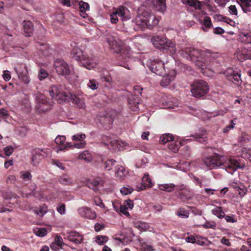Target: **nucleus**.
Instances as JSON below:
<instances>
[{
	"mask_svg": "<svg viewBox=\"0 0 251 251\" xmlns=\"http://www.w3.org/2000/svg\"><path fill=\"white\" fill-rule=\"evenodd\" d=\"M204 164L209 169L221 168L231 174L238 169H243L240 163L234 158H225L218 154L204 158Z\"/></svg>",
	"mask_w": 251,
	"mask_h": 251,
	"instance_id": "f257e3e1",
	"label": "nucleus"
},
{
	"mask_svg": "<svg viewBox=\"0 0 251 251\" xmlns=\"http://www.w3.org/2000/svg\"><path fill=\"white\" fill-rule=\"evenodd\" d=\"M49 93L51 98L61 103L64 101H72L79 108H84L85 103L83 99L70 93L67 94L61 85H52L50 87Z\"/></svg>",
	"mask_w": 251,
	"mask_h": 251,
	"instance_id": "f03ea898",
	"label": "nucleus"
},
{
	"mask_svg": "<svg viewBox=\"0 0 251 251\" xmlns=\"http://www.w3.org/2000/svg\"><path fill=\"white\" fill-rule=\"evenodd\" d=\"M136 24L141 30L146 28L151 29L158 24V20L149 11L145 10L143 7L139 10L138 16L135 20Z\"/></svg>",
	"mask_w": 251,
	"mask_h": 251,
	"instance_id": "7ed1b4c3",
	"label": "nucleus"
},
{
	"mask_svg": "<svg viewBox=\"0 0 251 251\" xmlns=\"http://www.w3.org/2000/svg\"><path fill=\"white\" fill-rule=\"evenodd\" d=\"M153 46L157 49L164 50H169L170 53L175 54L176 51L175 43L167 39L166 37L159 36H154L151 39Z\"/></svg>",
	"mask_w": 251,
	"mask_h": 251,
	"instance_id": "20e7f679",
	"label": "nucleus"
},
{
	"mask_svg": "<svg viewBox=\"0 0 251 251\" xmlns=\"http://www.w3.org/2000/svg\"><path fill=\"white\" fill-rule=\"evenodd\" d=\"M35 99L36 105L35 109L36 112L45 113L52 108V102L49 101V99L43 94L37 93L35 94Z\"/></svg>",
	"mask_w": 251,
	"mask_h": 251,
	"instance_id": "39448f33",
	"label": "nucleus"
},
{
	"mask_svg": "<svg viewBox=\"0 0 251 251\" xmlns=\"http://www.w3.org/2000/svg\"><path fill=\"white\" fill-rule=\"evenodd\" d=\"M118 17L124 22L130 19V12L127 8L125 6H120L117 8H115L110 14V21L112 24H116L118 21Z\"/></svg>",
	"mask_w": 251,
	"mask_h": 251,
	"instance_id": "423d86ee",
	"label": "nucleus"
},
{
	"mask_svg": "<svg viewBox=\"0 0 251 251\" xmlns=\"http://www.w3.org/2000/svg\"><path fill=\"white\" fill-rule=\"evenodd\" d=\"M72 57L77 61H80L86 68L91 70L96 65V63L92 59L85 57L82 50L78 48H75L72 51Z\"/></svg>",
	"mask_w": 251,
	"mask_h": 251,
	"instance_id": "0eeeda50",
	"label": "nucleus"
},
{
	"mask_svg": "<svg viewBox=\"0 0 251 251\" xmlns=\"http://www.w3.org/2000/svg\"><path fill=\"white\" fill-rule=\"evenodd\" d=\"M208 91L209 86L207 83L202 80H198L191 85V92L192 95L196 98L203 97Z\"/></svg>",
	"mask_w": 251,
	"mask_h": 251,
	"instance_id": "6e6552de",
	"label": "nucleus"
},
{
	"mask_svg": "<svg viewBox=\"0 0 251 251\" xmlns=\"http://www.w3.org/2000/svg\"><path fill=\"white\" fill-rule=\"evenodd\" d=\"M148 67L152 72L157 75L164 76L166 75L164 63L159 59L151 60Z\"/></svg>",
	"mask_w": 251,
	"mask_h": 251,
	"instance_id": "1a4fd4ad",
	"label": "nucleus"
},
{
	"mask_svg": "<svg viewBox=\"0 0 251 251\" xmlns=\"http://www.w3.org/2000/svg\"><path fill=\"white\" fill-rule=\"evenodd\" d=\"M144 5L150 7L152 6L155 9L161 12H164L166 10V0H140Z\"/></svg>",
	"mask_w": 251,
	"mask_h": 251,
	"instance_id": "9d476101",
	"label": "nucleus"
},
{
	"mask_svg": "<svg viewBox=\"0 0 251 251\" xmlns=\"http://www.w3.org/2000/svg\"><path fill=\"white\" fill-rule=\"evenodd\" d=\"M54 68L59 75H66L70 74L68 64L64 60L58 59L54 62Z\"/></svg>",
	"mask_w": 251,
	"mask_h": 251,
	"instance_id": "9b49d317",
	"label": "nucleus"
},
{
	"mask_svg": "<svg viewBox=\"0 0 251 251\" xmlns=\"http://www.w3.org/2000/svg\"><path fill=\"white\" fill-rule=\"evenodd\" d=\"M102 143L108 148H111L114 150H120L121 147H123V143L116 140L114 137L110 136L103 135L102 138Z\"/></svg>",
	"mask_w": 251,
	"mask_h": 251,
	"instance_id": "f8f14e48",
	"label": "nucleus"
},
{
	"mask_svg": "<svg viewBox=\"0 0 251 251\" xmlns=\"http://www.w3.org/2000/svg\"><path fill=\"white\" fill-rule=\"evenodd\" d=\"M185 54L188 55L192 61H194L198 59H202L204 54L203 51L191 48L185 49Z\"/></svg>",
	"mask_w": 251,
	"mask_h": 251,
	"instance_id": "ddd939ff",
	"label": "nucleus"
},
{
	"mask_svg": "<svg viewBox=\"0 0 251 251\" xmlns=\"http://www.w3.org/2000/svg\"><path fill=\"white\" fill-rule=\"evenodd\" d=\"M224 74L226 77L232 82L238 84L241 81L240 75L232 69H228L225 72Z\"/></svg>",
	"mask_w": 251,
	"mask_h": 251,
	"instance_id": "4468645a",
	"label": "nucleus"
},
{
	"mask_svg": "<svg viewBox=\"0 0 251 251\" xmlns=\"http://www.w3.org/2000/svg\"><path fill=\"white\" fill-rule=\"evenodd\" d=\"M64 239H68L70 241L74 242L75 244H80L83 240L82 235L74 231L67 232L64 234Z\"/></svg>",
	"mask_w": 251,
	"mask_h": 251,
	"instance_id": "2eb2a0df",
	"label": "nucleus"
},
{
	"mask_svg": "<svg viewBox=\"0 0 251 251\" xmlns=\"http://www.w3.org/2000/svg\"><path fill=\"white\" fill-rule=\"evenodd\" d=\"M42 152H44L43 150L39 148H36L33 151L31 161L34 166L37 165L39 161L42 159L43 157Z\"/></svg>",
	"mask_w": 251,
	"mask_h": 251,
	"instance_id": "dca6fc26",
	"label": "nucleus"
},
{
	"mask_svg": "<svg viewBox=\"0 0 251 251\" xmlns=\"http://www.w3.org/2000/svg\"><path fill=\"white\" fill-rule=\"evenodd\" d=\"M78 212L81 216L88 219H93L96 217L95 213L93 212L87 207H82L78 208Z\"/></svg>",
	"mask_w": 251,
	"mask_h": 251,
	"instance_id": "f3484780",
	"label": "nucleus"
},
{
	"mask_svg": "<svg viewBox=\"0 0 251 251\" xmlns=\"http://www.w3.org/2000/svg\"><path fill=\"white\" fill-rule=\"evenodd\" d=\"M102 181L101 178H97L92 180L87 181L86 185L90 188L92 189L94 191H97L99 190V187L101 185Z\"/></svg>",
	"mask_w": 251,
	"mask_h": 251,
	"instance_id": "a211bd4d",
	"label": "nucleus"
},
{
	"mask_svg": "<svg viewBox=\"0 0 251 251\" xmlns=\"http://www.w3.org/2000/svg\"><path fill=\"white\" fill-rule=\"evenodd\" d=\"M110 46V49L116 53L121 52L122 51V48L121 44L114 39H108L107 40Z\"/></svg>",
	"mask_w": 251,
	"mask_h": 251,
	"instance_id": "6ab92c4d",
	"label": "nucleus"
},
{
	"mask_svg": "<svg viewBox=\"0 0 251 251\" xmlns=\"http://www.w3.org/2000/svg\"><path fill=\"white\" fill-rule=\"evenodd\" d=\"M24 32L26 36H30L33 31V25L31 21H25L23 23Z\"/></svg>",
	"mask_w": 251,
	"mask_h": 251,
	"instance_id": "aec40b11",
	"label": "nucleus"
},
{
	"mask_svg": "<svg viewBox=\"0 0 251 251\" xmlns=\"http://www.w3.org/2000/svg\"><path fill=\"white\" fill-rule=\"evenodd\" d=\"M179 197L183 201L191 199L192 194L191 192L187 189L182 188L179 191Z\"/></svg>",
	"mask_w": 251,
	"mask_h": 251,
	"instance_id": "412c9836",
	"label": "nucleus"
},
{
	"mask_svg": "<svg viewBox=\"0 0 251 251\" xmlns=\"http://www.w3.org/2000/svg\"><path fill=\"white\" fill-rule=\"evenodd\" d=\"M116 176L122 179L127 174V171L121 165H117L115 170Z\"/></svg>",
	"mask_w": 251,
	"mask_h": 251,
	"instance_id": "4be33fe9",
	"label": "nucleus"
},
{
	"mask_svg": "<svg viewBox=\"0 0 251 251\" xmlns=\"http://www.w3.org/2000/svg\"><path fill=\"white\" fill-rule=\"evenodd\" d=\"M58 181L65 185H70L73 184L72 178L67 174L61 176L58 178Z\"/></svg>",
	"mask_w": 251,
	"mask_h": 251,
	"instance_id": "5701e85b",
	"label": "nucleus"
},
{
	"mask_svg": "<svg viewBox=\"0 0 251 251\" xmlns=\"http://www.w3.org/2000/svg\"><path fill=\"white\" fill-rule=\"evenodd\" d=\"M183 3L187 4L190 6L193 7L197 10L201 9V3L200 1L197 0H184Z\"/></svg>",
	"mask_w": 251,
	"mask_h": 251,
	"instance_id": "b1692460",
	"label": "nucleus"
},
{
	"mask_svg": "<svg viewBox=\"0 0 251 251\" xmlns=\"http://www.w3.org/2000/svg\"><path fill=\"white\" fill-rule=\"evenodd\" d=\"M212 214L220 219H222L225 216V213L222 209L221 206H216L212 210Z\"/></svg>",
	"mask_w": 251,
	"mask_h": 251,
	"instance_id": "393cba45",
	"label": "nucleus"
},
{
	"mask_svg": "<svg viewBox=\"0 0 251 251\" xmlns=\"http://www.w3.org/2000/svg\"><path fill=\"white\" fill-rule=\"evenodd\" d=\"M142 185L144 187V188H142V190L146 189V187H151V179L149 178L148 175H145L144 176L142 177Z\"/></svg>",
	"mask_w": 251,
	"mask_h": 251,
	"instance_id": "a878e982",
	"label": "nucleus"
},
{
	"mask_svg": "<svg viewBox=\"0 0 251 251\" xmlns=\"http://www.w3.org/2000/svg\"><path fill=\"white\" fill-rule=\"evenodd\" d=\"M241 42L246 44L251 43V33H242L240 35Z\"/></svg>",
	"mask_w": 251,
	"mask_h": 251,
	"instance_id": "bb28decb",
	"label": "nucleus"
},
{
	"mask_svg": "<svg viewBox=\"0 0 251 251\" xmlns=\"http://www.w3.org/2000/svg\"><path fill=\"white\" fill-rule=\"evenodd\" d=\"M78 158L84 160L87 162H90L92 159V156L91 153L87 151H85L79 154Z\"/></svg>",
	"mask_w": 251,
	"mask_h": 251,
	"instance_id": "cd10ccee",
	"label": "nucleus"
},
{
	"mask_svg": "<svg viewBox=\"0 0 251 251\" xmlns=\"http://www.w3.org/2000/svg\"><path fill=\"white\" fill-rule=\"evenodd\" d=\"M173 136L170 134H165L162 135L160 137V143L164 144L168 142L173 140Z\"/></svg>",
	"mask_w": 251,
	"mask_h": 251,
	"instance_id": "c85d7f7f",
	"label": "nucleus"
},
{
	"mask_svg": "<svg viewBox=\"0 0 251 251\" xmlns=\"http://www.w3.org/2000/svg\"><path fill=\"white\" fill-rule=\"evenodd\" d=\"M206 132L203 131L201 134H195L192 135L191 136L194 137L195 139L201 143H204L206 141V136L205 135Z\"/></svg>",
	"mask_w": 251,
	"mask_h": 251,
	"instance_id": "c756f323",
	"label": "nucleus"
},
{
	"mask_svg": "<svg viewBox=\"0 0 251 251\" xmlns=\"http://www.w3.org/2000/svg\"><path fill=\"white\" fill-rule=\"evenodd\" d=\"M116 160L113 159H109L104 163V168L107 171L112 170L113 166L115 165Z\"/></svg>",
	"mask_w": 251,
	"mask_h": 251,
	"instance_id": "7c9ffc66",
	"label": "nucleus"
},
{
	"mask_svg": "<svg viewBox=\"0 0 251 251\" xmlns=\"http://www.w3.org/2000/svg\"><path fill=\"white\" fill-rule=\"evenodd\" d=\"M234 189L235 191L238 192L239 195L241 197H244L248 191L247 188L243 185L236 186V187H234Z\"/></svg>",
	"mask_w": 251,
	"mask_h": 251,
	"instance_id": "2f4dec72",
	"label": "nucleus"
},
{
	"mask_svg": "<svg viewBox=\"0 0 251 251\" xmlns=\"http://www.w3.org/2000/svg\"><path fill=\"white\" fill-rule=\"evenodd\" d=\"M175 185L170 183V184H164L159 186V188L161 190L166 191L168 192H172L174 190Z\"/></svg>",
	"mask_w": 251,
	"mask_h": 251,
	"instance_id": "473e14b6",
	"label": "nucleus"
},
{
	"mask_svg": "<svg viewBox=\"0 0 251 251\" xmlns=\"http://www.w3.org/2000/svg\"><path fill=\"white\" fill-rule=\"evenodd\" d=\"M87 86L92 90H96L99 87V83L95 79H90Z\"/></svg>",
	"mask_w": 251,
	"mask_h": 251,
	"instance_id": "72a5a7b5",
	"label": "nucleus"
},
{
	"mask_svg": "<svg viewBox=\"0 0 251 251\" xmlns=\"http://www.w3.org/2000/svg\"><path fill=\"white\" fill-rule=\"evenodd\" d=\"M36 235L40 237H44L47 234V230L44 228H36L34 230Z\"/></svg>",
	"mask_w": 251,
	"mask_h": 251,
	"instance_id": "f704fd0d",
	"label": "nucleus"
},
{
	"mask_svg": "<svg viewBox=\"0 0 251 251\" xmlns=\"http://www.w3.org/2000/svg\"><path fill=\"white\" fill-rule=\"evenodd\" d=\"M49 75V74L47 71L44 69H41L38 73V78L40 80L45 79Z\"/></svg>",
	"mask_w": 251,
	"mask_h": 251,
	"instance_id": "c9c22d12",
	"label": "nucleus"
},
{
	"mask_svg": "<svg viewBox=\"0 0 251 251\" xmlns=\"http://www.w3.org/2000/svg\"><path fill=\"white\" fill-rule=\"evenodd\" d=\"M194 63L195 65L200 69H201L202 70H203L204 69H206L207 67V65L206 64V63L204 62L202 59H198L196 60H195Z\"/></svg>",
	"mask_w": 251,
	"mask_h": 251,
	"instance_id": "e433bc0d",
	"label": "nucleus"
},
{
	"mask_svg": "<svg viewBox=\"0 0 251 251\" xmlns=\"http://www.w3.org/2000/svg\"><path fill=\"white\" fill-rule=\"evenodd\" d=\"M21 177L25 181H29L32 178V176L28 172H21Z\"/></svg>",
	"mask_w": 251,
	"mask_h": 251,
	"instance_id": "4c0bfd02",
	"label": "nucleus"
},
{
	"mask_svg": "<svg viewBox=\"0 0 251 251\" xmlns=\"http://www.w3.org/2000/svg\"><path fill=\"white\" fill-rule=\"evenodd\" d=\"M177 215L183 218H186L189 216V212L183 208H179L177 212Z\"/></svg>",
	"mask_w": 251,
	"mask_h": 251,
	"instance_id": "58836bf2",
	"label": "nucleus"
},
{
	"mask_svg": "<svg viewBox=\"0 0 251 251\" xmlns=\"http://www.w3.org/2000/svg\"><path fill=\"white\" fill-rule=\"evenodd\" d=\"M86 136L83 133H78L72 136V140L74 141H84Z\"/></svg>",
	"mask_w": 251,
	"mask_h": 251,
	"instance_id": "ea45409f",
	"label": "nucleus"
},
{
	"mask_svg": "<svg viewBox=\"0 0 251 251\" xmlns=\"http://www.w3.org/2000/svg\"><path fill=\"white\" fill-rule=\"evenodd\" d=\"M240 6L244 13L251 11V5L250 3H241Z\"/></svg>",
	"mask_w": 251,
	"mask_h": 251,
	"instance_id": "a19ab883",
	"label": "nucleus"
},
{
	"mask_svg": "<svg viewBox=\"0 0 251 251\" xmlns=\"http://www.w3.org/2000/svg\"><path fill=\"white\" fill-rule=\"evenodd\" d=\"M108 240L107 237L105 236H97L96 237V242L99 244H103Z\"/></svg>",
	"mask_w": 251,
	"mask_h": 251,
	"instance_id": "79ce46f5",
	"label": "nucleus"
},
{
	"mask_svg": "<svg viewBox=\"0 0 251 251\" xmlns=\"http://www.w3.org/2000/svg\"><path fill=\"white\" fill-rule=\"evenodd\" d=\"M203 25L207 28H209L212 26V23L210 18L208 17H204L203 21L202 23Z\"/></svg>",
	"mask_w": 251,
	"mask_h": 251,
	"instance_id": "37998d69",
	"label": "nucleus"
},
{
	"mask_svg": "<svg viewBox=\"0 0 251 251\" xmlns=\"http://www.w3.org/2000/svg\"><path fill=\"white\" fill-rule=\"evenodd\" d=\"M66 137L64 136H58L55 139V142L58 145H62L64 143Z\"/></svg>",
	"mask_w": 251,
	"mask_h": 251,
	"instance_id": "c03bdc74",
	"label": "nucleus"
},
{
	"mask_svg": "<svg viewBox=\"0 0 251 251\" xmlns=\"http://www.w3.org/2000/svg\"><path fill=\"white\" fill-rule=\"evenodd\" d=\"M133 189L131 187H123L121 189V192L122 194L126 195L132 193Z\"/></svg>",
	"mask_w": 251,
	"mask_h": 251,
	"instance_id": "a18cd8bd",
	"label": "nucleus"
},
{
	"mask_svg": "<svg viewBox=\"0 0 251 251\" xmlns=\"http://www.w3.org/2000/svg\"><path fill=\"white\" fill-rule=\"evenodd\" d=\"M57 211L61 215L64 214L66 211L65 204H59V205L57 207Z\"/></svg>",
	"mask_w": 251,
	"mask_h": 251,
	"instance_id": "49530a36",
	"label": "nucleus"
},
{
	"mask_svg": "<svg viewBox=\"0 0 251 251\" xmlns=\"http://www.w3.org/2000/svg\"><path fill=\"white\" fill-rule=\"evenodd\" d=\"M79 8L81 10H89V4L87 3L81 1L79 3Z\"/></svg>",
	"mask_w": 251,
	"mask_h": 251,
	"instance_id": "de8ad7c7",
	"label": "nucleus"
},
{
	"mask_svg": "<svg viewBox=\"0 0 251 251\" xmlns=\"http://www.w3.org/2000/svg\"><path fill=\"white\" fill-rule=\"evenodd\" d=\"M242 55L245 59L251 60V50H247L244 51L242 53Z\"/></svg>",
	"mask_w": 251,
	"mask_h": 251,
	"instance_id": "09e8293b",
	"label": "nucleus"
},
{
	"mask_svg": "<svg viewBox=\"0 0 251 251\" xmlns=\"http://www.w3.org/2000/svg\"><path fill=\"white\" fill-rule=\"evenodd\" d=\"M54 241L55 243L54 244H56L57 246L60 248L62 247V245L64 244V243L63 242L62 238L60 236H56Z\"/></svg>",
	"mask_w": 251,
	"mask_h": 251,
	"instance_id": "8fccbe9b",
	"label": "nucleus"
},
{
	"mask_svg": "<svg viewBox=\"0 0 251 251\" xmlns=\"http://www.w3.org/2000/svg\"><path fill=\"white\" fill-rule=\"evenodd\" d=\"M4 153L7 156H10L13 152V148L11 146H7L4 149Z\"/></svg>",
	"mask_w": 251,
	"mask_h": 251,
	"instance_id": "3c124183",
	"label": "nucleus"
},
{
	"mask_svg": "<svg viewBox=\"0 0 251 251\" xmlns=\"http://www.w3.org/2000/svg\"><path fill=\"white\" fill-rule=\"evenodd\" d=\"M100 79L102 82H108L110 84L112 81V78L109 75H101Z\"/></svg>",
	"mask_w": 251,
	"mask_h": 251,
	"instance_id": "603ef678",
	"label": "nucleus"
},
{
	"mask_svg": "<svg viewBox=\"0 0 251 251\" xmlns=\"http://www.w3.org/2000/svg\"><path fill=\"white\" fill-rule=\"evenodd\" d=\"M124 205L128 209H132L133 207V202L132 201L130 200L125 201L124 203Z\"/></svg>",
	"mask_w": 251,
	"mask_h": 251,
	"instance_id": "864d4df0",
	"label": "nucleus"
},
{
	"mask_svg": "<svg viewBox=\"0 0 251 251\" xmlns=\"http://www.w3.org/2000/svg\"><path fill=\"white\" fill-rule=\"evenodd\" d=\"M127 209L124 205L120 206L119 211L125 215L128 216H129V213L127 212ZM117 211H119L118 210H117Z\"/></svg>",
	"mask_w": 251,
	"mask_h": 251,
	"instance_id": "5fc2aeb1",
	"label": "nucleus"
},
{
	"mask_svg": "<svg viewBox=\"0 0 251 251\" xmlns=\"http://www.w3.org/2000/svg\"><path fill=\"white\" fill-rule=\"evenodd\" d=\"M32 195L38 199H41L43 197L42 193L41 191H36L33 190L32 191Z\"/></svg>",
	"mask_w": 251,
	"mask_h": 251,
	"instance_id": "6e6d98bb",
	"label": "nucleus"
},
{
	"mask_svg": "<svg viewBox=\"0 0 251 251\" xmlns=\"http://www.w3.org/2000/svg\"><path fill=\"white\" fill-rule=\"evenodd\" d=\"M219 17H221L222 18V19L223 20V21L225 22L226 23L229 24L230 25L232 26H234L235 25V23L231 20V19L227 18L226 17H224L221 15L219 16Z\"/></svg>",
	"mask_w": 251,
	"mask_h": 251,
	"instance_id": "4d7b16f0",
	"label": "nucleus"
},
{
	"mask_svg": "<svg viewBox=\"0 0 251 251\" xmlns=\"http://www.w3.org/2000/svg\"><path fill=\"white\" fill-rule=\"evenodd\" d=\"M86 143L85 141H80L78 143L74 144L73 147L77 149H83L85 147Z\"/></svg>",
	"mask_w": 251,
	"mask_h": 251,
	"instance_id": "13d9d810",
	"label": "nucleus"
},
{
	"mask_svg": "<svg viewBox=\"0 0 251 251\" xmlns=\"http://www.w3.org/2000/svg\"><path fill=\"white\" fill-rule=\"evenodd\" d=\"M2 76L5 81H9L11 78L10 72L8 71H4L3 73Z\"/></svg>",
	"mask_w": 251,
	"mask_h": 251,
	"instance_id": "bf43d9fd",
	"label": "nucleus"
},
{
	"mask_svg": "<svg viewBox=\"0 0 251 251\" xmlns=\"http://www.w3.org/2000/svg\"><path fill=\"white\" fill-rule=\"evenodd\" d=\"M203 226L205 228L214 229L216 226V225L214 222H207L203 225Z\"/></svg>",
	"mask_w": 251,
	"mask_h": 251,
	"instance_id": "052dcab7",
	"label": "nucleus"
},
{
	"mask_svg": "<svg viewBox=\"0 0 251 251\" xmlns=\"http://www.w3.org/2000/svg\"><path fill=\"white\" fill-rule=\"evenodd\" d=\"M170 83V79L168 77H164L160 82V84L162 86H166L169 85Z\"/></svg>",
	"mask_w": 251,
	"mask_h": 251,
	"instance_id": "680f3d73",
	"label": "nucleus"
},
{
	"mask_svg": "<svg viewBox=\"0 0 251 251\" xmlns=\"http://www.w3.org/2000/svg\"><path fill=\"white\" fill-rule=\"evenodd\" d=\"M37 48L40 50L43 51L48 48V45L43 43H39Z\"/></svg>",
	"mask_w": 251,
	"mask_h": 251,
	"instance_id": "e2e57ef3",
	"label": "nucleus"
},
{
	"mask_svg": "<svg viewBox=\"0 0 251 251\" xmlns=\"http://www.w3.org/2000/svg\"><path fill=\"white\" fill-rule=\"evenodd\" d=\"M229 11L232 14L235 15H237V10L235 5H230L229 7Z\"/></svg>",
	"mask_w": 251,
	"mask_h": 251,
	"instance_id": "0e129e2a",
	"label": "nucleus"
},
{
	"mask_svg": "<svg viewBox=\"0 0 251 251\" xmlns=\"http://www.w3.org/2000/svg\"><path fill=\"white\" fill-rule=\"evenodd\" d=\"M221 242L222 244L225 245L227 247H230L231 246V243H230L228 239L226 238V237H223L221 240Z\"/></svg>",
	"mask_w": 251,
	"mask_h": 251,
	"instance_id": "69168bd1",
	"label": "nucleus"
},
{
	"mask_svg": "<svg viewBox=\"0 0 251 251\" xmlns=\"http://www.w3.org/2000/svg\"><path fill=\"white\" fill-rule=\"evenodd\" d=\"M16 180V177L14 175L9 176L6 179L7 183H14Z\"/></svg>",
	"mask_w": 251,
	"mask_h": 251,
	"instance_id": "338daca9",
	"label": "nucleus"
},
{
	"mask_svg": "<svg viewBox=\"0 0 251 251\" xmlns=\"http://www.w3.org/2000/svg\"><path fill=\"white\" fill-rule=\"evenodd\" d=\"M185 240L187 242L194 243L196 242V239L193 235H190L188 236L186 238Z\"/></svg>",
	"mask_w": 251,
	"mask_h": 251,
	"instance_id": "774afa93",
	"label": "nucleus"
}]
</instances>
